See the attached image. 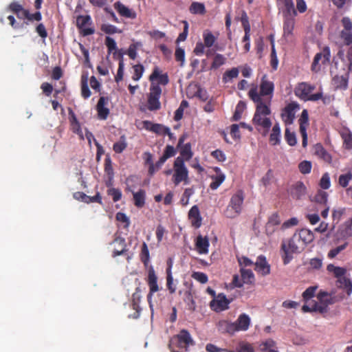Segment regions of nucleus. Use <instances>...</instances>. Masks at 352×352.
I'll use <instances>...</instances> for the list:
<instances>
[{"mask_svg":"<svg viewBox=\"0 0 352 352\" xmlns=\"http://www.w3.org/2000/svg\"><path fill=\"white\" fill-rule=\"evenodd\" d=\"M314 239V236L311 230L302 228L296 231L290 239L283 241L281 250L283 252L282 258L284 265L288 264L292 260V254L302 252Z\"/></svg>","mask_w":352,"mask_h":352,"instance_id":"1","label":"nucleus"},{"mask_svg":"<svg viewBox=\"0 0 352 352\" xmlns=\"http://www.w3.org/2000/svg\"><path fill=\"white\" fill-rule=\"evenodd\" d=\"M250 99L256 104L252 123L258 132L262 134L263 136H266L272 124L270 118L267 117L271 114L270 105L263 104L255 91L251 92Z\"/></svg>","mask_w":352,"mask_h":352,"instance_id":"2","label":"nucleus"},{"mask_svg":"<svg viewBox=\"0 0 352 352\" xmlns=\"http://www.w3.org/2000/svg\"><path fill=\"white\" fill-rule=\"evenodd\" d=\"M274 91V84L272 81L268 80L266 74L263 75L261 83L260 91L258 92V87L254 85L248 92V96L250 98L252 91H255L256 94L260 98L261 102L263 104L271 105L273 93Z\"/></svg>","mask_w":352,"mask_h":352,"instance_id":"3","label":"nucleus"},{"mask_svg":"<svg viewBox=\"0 0 352 352\" xmlns=\"http://www.w3.org/2000/svg\"><path fill=\"white\" fill-rule=\"evenodd\" d=\"M327 270L333 274L337 278L336 285L338 287L346 290L347 296H350L352 293V281L344 276L346 270L344 267H337L333 264H329L327 266Z\"/></svg>","mask_w":352,"mask_h":352,"instance_id":"4","label":"nucleus"},{"mask_svg":"<svg viewBox=\"0 0 352 352\" xmlns=\"http://www.w3.org/2000/svg\"><path fill=\"white\" fill-rule=\"evenodd\" d=\"M345 298L343 293L336 294L335 292H327L320 290L317 294L319 302V313L324 314L328 310V306L342 301Z\"/></svg>","mask_w":352,"mask_h":352,"instance_id":"5","label":"nucleus"},{"mask_svg":"<svg viewBox=\"0 0 352 352\" xmlns=\"http://www.w3.org/2000/svg\"><path fill=\"white\" fill-rule=\"evenodd\" d=\"M244 193L243 190H239L234 193L224 211V214L228 218H235L239 216L242 211V206L244 201Z\"/></svg>","mask_w":352,"mask_h":352,"instance_id":"6","label":"nucleus"},{"mask_svg":"<svg viewBox=\"0 0 352 352\" xmlns=\"http://www.w3.org/2000/svg\"><path fill=\"white\" fill-rule=\"evenodd\" d=\"M173 175L172 181L175 186L179 185L181 182L185 184L189 183L188 170L182 158L177 157L173 164Z\"/></svg>","mask_w":352,"mask_h":352,"instance_id":"7","label":"nucleus"},{"mask_svg":"<svg viewBox=\"0 0 352 352\" xmlns=\"http://www.w3.org/2000/svg\"><path fill=\"white\" fill-rule=\"evenodd\" d=\"M146 282L148 286L149 292L147 294V301L149 307H153L152 298L155 293L160 290V287L158 284V278L156 275L155 271L152 265L148 269V274L146 278Z\"/></svg>","mask_w":352,"mask_h":352,"instance_id":"8","label":"nucleus"},{"mask_svg":"<svg viewBox=\"0 0 352 352\" xmlns=\"http://www.w3.org/2000/svg\"><path fill=\"white\" fill-rule=\"evenodd\" d=\"M342 29L339 32L338 38L343 45L352 44V21L349 16H344L340 21Z\"/></svg>","mask_w":352,"mask_h":352,"instance_id":"9","label":"nucleus"},{"mask_svg":"<svg viewBox=\"0 0 352 352\" xmlns=\"http://www.w3.org/2000/svg\"><path fill=\"white\" fill-rule=\"evenodd\" d=\"M162 88L158 85L151 83L147 99V108L149 111H157L161 108L160 98L162 95Z\"/></svg>","mask_w":352,"mask_h":352,"instance_id":"10","label":"nucleus"},{"mask_svg":"<svg viewBox=\"0 0 352 352\" xmlns=\"http://www.w3.org/2000/svg\"><path fill=\"white\" fill-rule=\"evenodd\" d=\"M232 302V298L228 299L223 293H219L210 302L209 305L212 311L219 313L228 309Z\"/></svg>","mask_w":352,"mask_h":352,"instance_id":"11","label":"nucleus"},{"mask_svg":"<svg viewBox=\"0 0 352 352\" xmlns=\"http://www.w3.org/2000/svg\"><path fill=\"white\" fill-rule=\"evenodd\" d=\"M331 52L329 47H324L321 52L317 53L311 64V70L318 72L320 70V64H326L330 61Z\"/></svg>","mask_w":352,"mask_h":352,"instance_id":"12","label":"nucleus"},{"mask_svg":"<svg viewBox=\"0 0 352 352\" xmlns=\"http://www.w3.org/2000/svg\"><path fill=\"white\" fill-rule=\"evenodd\" d=\"M299 109V104L296 102H292L285 106L280 115L285 124L290 125L293 124L295 119L296 111Z\"/></svg>","mask_w":352,"mask_h":352,"instance_id":"13","label":"nucleus"},{"mask_svg":"<svg viewBox=\"0 0 352 352\" xmlns=\"http://www.w3.org/2000/svg\"><path fill=\"white\" fill-rule=\"evenodd\" d=\"M299 122V131L302 136V145L304 148H305L307 145V128L308 127L309 123V114L307 109H304L300 115V117L298 120Z\"/></svg>","mask_w":352,"mask_h":352,"instance_id":"14","label":"nucleus"},{"mask_svg":"<svg viewBox=\"0 0 352 352\" xmlns=\"http://www.w3.org/2000/svg\"><path fill=\"white\" fill-rule=\"evenodd\" d=\"M315 89L316 86L314 85L302 82L298 83L296 87L295 94L300 99L306 101Z\"/></svg>","mask_w":352,"mask_h":352,"instance_id":"15","label":"nucleus"},{"mask_svg":"<svg viewBox=\"0 0 352 352\" xmlns=\"http://www.w3.org/2000/svg\"><path fill=\"white\" fill-rule=\"evenodd\" d=\"M91 23V19L89 15H80L76 18L77 28L80 30L81 34L83 36L91 35L94 33L95 30L92 28H85L86 25Z\"/></svg>","mask_w":352,"mask_h":352,"instance_id":"16","label":"nucleus"},{"mask_svg":"<svg viewBox=\"0 0 352 352\" xmlns=\"http://www.w3.org/2000/svg\"><path fill=\"white\" fill-rule=\"evenodd\" d=\"M149 80L151 83L155 85H166L169 82V78L167 73L162 74V71L158 67H155L151 74L149 76Z\"/></svg>","mask_w":352,"mask_h":352,"instance_id":"17","label":"nucleus"},{"mask_svg":"<svg viewBox=\"0 0 352 352\" xmlns=\"http://www.w3.org/2000/svg\"><path fill=\"white\" fill-rule=\"evenodd\" d=\"M279 9H281L283 17H295L297 15V10L294 8L292 0H277Z\"/></svg>","mask_w":352,"mask_h":352,"instance_id":"18","label":"nucleus"},{"mask_svg":"<svg viewBox=\"0 0 352 352\" xmlns=\"http://www.w3.org/2000/svg\"><path fill=\"white\" fill-rule=\"evenodd\" d=\"M188 220L190 222L192 227L199 228L202 224V217L200 214V210L197 205L193 206L189 210L188 214Z\"/></svg>","mask_w":352,"mask_h":352,"instance_id":"19","label":"nucleus"},{"mask_svg":"<svg viewBox=\"0 0 352 352\" xmlns=\"http://www.w3.org/2000/svg\"><path fill=\"white\" fill-rule=\"evenodd\" d=\"M234 324L236 332L246 331L251 324V318L248 314H241L234 322Z\"/></svg>","mask_w":352,"mask_h":352,"instance_id":"20","label":"nucleus"},{"mask_svg":"<svg viewBox=\"0 0 352 352\" xmlns=\"http://www.w3.org/2000/svg\"><path fill=\"white\" fill-rule=\"evenodd\" d=\"M179 348H185L187 350L190 345H194L195 342L190 334L186 329H182L176 336Z\"/></svg>","mask_w":352,"mask_h":352,"instance_id":"21","label":"nucleus"},{"mask_svg":"<svg viewBox=\"0 0 352 352\" xmlns=\"http://www.w3.org/2000/svg\"><path fill=\"white\" fill-rule=\"evenodd\" d=\"M113 243L115 245L114 250L112 252V256L113 258L118 256L124 255L128 251L125 239L123 237L116 236L114 239Z\"/></svg>","mask_w":352,"mask_h":352,"instance_id":"22","label":"nucleus"},{"mask_svg":"<svg viewBox=\"0 0 352 352\" xmlns=\"http://www.w3.org/2000/svg\"><path fill=\"white\" fill-rule=\"evenodd\" d=\"M254 266V270L263 276L268 275L270 273V265L263 255L258 256Z\"/></svg>","mask_w":352,"mask_h":352,"instance_id":"23","label":"nucleus"},{"mask_svg":"<svg viewBox=\"0 0 352 352\" xmlns=\"http://www.w3.org/2000/svg\"><path fill=\"white\" fill-rule=\"evenodd\" d=\"M216 326L218 331L222 334L232 336L236 333L234 322L228 320H221Z\"/></svg>","mask_w":352,"mask_h":352,"instance_id":"24","label":"nucleus"},{"mask_svg":"<svg viewBox=\"0 0 352 352\" xmlns=\"http://www.w3.org/2000/svg\"><path fill=\"white\" fill-rule=\"evenodd\" d=\"M142 124L145 129L152 131L157 135H165V133L168 132V127L161 124H154L148 120L143 121Z\"/></svg>","mask_w":352,"mask_h":352,"instance_id":"25","label":"nucleus"},{"mask_svg":"<svg viewBox=\"0 0 352 352\" xmlns=\"http://www.w3.org/2000/svg\"><path fill=\"white\" fill-rule=\"evenodd\" d=\"M108 101V98L102 96L99 98L96 105V110L98 112V117L100 120H106L109 114V109L105 107Z\"/></svg>","mask_w":352,"mask_h":352,"instance_id":"26","label":"nucleus"},{"mask_svg":"<svg viewBox=\"0 0 352 352\" xmlns=\"http://www.w3.org/2000/svg\"><path fill=\"white\" fill-rule=\"evenodd\" d=\"M307 188L302 182H298L290 188L291 196L296 199H300L306 195Z\"/></svg>","mask_w":352,"mask_h":352,"instance_id":"27","label":"nucleus"},{"mask_svg":"<svg viewBox=\"0 0 352 352\" xmlns=\"http://www.w3.org/2000/svg\"><path fill=\"white\" fill-rule=\"evenodd\" d=\"M349 74L336 75L332 78V85L335 89L346 90L348 88Z\"/></svg>","mask_w":352,"mask_h":352,"instance_id":"28","label":"nucleus"},{"mask_svg":"<svg viewBox=\"0 0 352 352\" xmlns=\"http://www.w3.org/2000/svg\"><path fill=\"white\" fill-rule=\"evenodd\" d=\"M195 244L197 252L199 254H208V248H209V240L207 236H202L201 235H198L195 241Z\"/></svg>","mask_w":352,"mask_h":352,"instance_id":"29","label":"nucleus"},{"mask_svg":"<svg viewBox=\"0 0 352 352\" xmlns=\"http://www.w3.org/2000/svg\"><path fill=\"white\" fill-rule=\"evenodd\" d=\"M280 219L278 212L272 214L268 218V221L265 226V230L267 234H272L275 231V226L280 224Z\"/></svg>","mask_w":352,"mask_h":352,"instance_id":"30","label":"nucleus"},{"mask_svg":"<svg viewBox=\"0 0 352 352\" xmlns=\"http://www.w3.org/2000/svg\"><path fill=\"white\" fill-rule=\"evenodd\" d=\"M8 10L15 14L17 18L20 19H25L28 16V10L23 8V6L19 2H12L8 6Z\"/></svg>","mask_w":352,"mask_h":352,"instance_id":"31","label":"nucleus"},{"mask_svg":"<svg viewBox=\"0 0 352 352\" xmlns=\"http://www.w3.org/2000/svg\"><path fill=\"white\" fill-rule=\"evenodd\" d=\"M114 8L122 16L132 19L136 17L135 12L130 10L120 1H117L114 3Z\"/></svg>","mask_w":352,"mask_h":352,"instance_id":"32","label":"nucleus"},{"mask_svg":"<svg viewBox=\"0 0 352 352\" xmlns=\"http://www.w3.org/2000/svg\"><path fill=\"white\" fill-rule=\"evenodd\" d=\"M69 120L71 124V129L74 133L82 137V131L74 112L71 108L68 109Z\"/></svg>","mask_w":352,"mask_h":352,"instance_id":"33","label":"nucleus"},{"mask_svg":"<svg viewBox=\"0 0 352 352\" xmlns=\"http://www.w3.org/2000/svg\"><path fill=\"white\" fill-rule=\"evenodd\" d=\"M294 17H283V36L289 38L292 36L294 29Z\"/></svg>","mask_w":352,"mask_h":352,"instance_id":"34","label":"nucleus"},{"mask_svg":"<svg viewBox=\"0 0 352 352\" xmlns=\"http://www.w3.org/2000/svg\"><path fill=\"white\" fill-rule=\"evenodd\" d=\"M214 170L217 173V175L211 176L212 182L210 184V188L212 190L217 189L226 179L225 175L223 173H221V169L219 168L215 167Z\"/></svg>","mask_w":352,"mask_h":352,"instance_id":"35","label":"nucleus"},{"mask_svg":"<svg viewBox=\"0 0 352 352\" xmlns=\"http://www.w3.org/2000/svg\"><path fill=\"white\" fill-rule=\"evenodd\" d=\"M314 153L318 157L323 160L324 162L328 163L331 162V155L324 149L321 144H316L314 147Z\"/></svg>","mask_w":352,"mask_h":352,"instance_id":"36","label":"nucleus"},{"mask_svg":"<svg viewBox=\"0 0 352 352\" xmlns=\"http://www.w3.org/2000/svg\"><path fill=\"white\" fill-rule=\"evenodd\" d=\"M177 148L180 149V156L178 157L182 158L184 163L185 161H188L192 158L193 153L192 151L190 143H186L181 147Z\"/></svg>","mask_w":352,"mask_h":352,"instance_id":"37","label":"nucleus"},{"mask_svg":"<svg viewBox=\"0 0 352 352\" xmlns=\"http://www.w3.org/2000/svg\"><path fill=\"white\" fill-rule=\"evenodd\" d=\"M280 142V128L278 123L272 127V132L270 135V142L272 145L275 146L279 144Z\"/></svg>","mask_w":352,"mask_h":352,"instance_id":"38","label":"nucleus"},{"mask_svg":"<svg viewBox=\"0 0 352 352\" xmlns=\"http://www.w3.org/2000/svg\"><path fill=\"white\" fill-rule=\"evenodd\" d=\"M139 256L140 261L144 264V266L145 267H148L150 263V253L148 245L145 242H143L142 245L141 251Z\"/></svg>","mask_w":352,"mask_h":352,"instance_id":"39","label":"nucleus"},{"mask_svg":"<svg viewBox=\"0 0 352 352\" xmlns=\"http://www.w3.org/2000/svg\"><path fill=\"white\" fill-rule=\"evenodd\" d=\"M133 194L135 206L138 208H142L145 204V191L143 189H140Z\"/></svg>","mask_w":352,"mask_h":352,"instance_id":"40","label":"nucleus"},{"mask_svg":"<svg viewBox=\"0 0 352 352\" xmlns=\"http://www.w3.org/2000/svg\"><path fill=\"white\" fill-rule=\"evenodd\" d=\"M319 302L311 299L308 302H305V305L302 307V311L304 313L307 312H319Z\"/></svg>","mask_w":352,"mask_h":352,"instance_id":"41","label":"nucleus"},{"mask_svg":"<svg viewBox=\"0 0 352 352\" xmlns=\"http://www.w3.org/2000/svg\"><path fill=\"white\" fill-rule=\"evenodd\" d=\"M127 145L126 137L122 135L120 137L119 140L113 144V150L116 153H121L126 148Z\"/></svg>","mask_w":352,"mask_h":352,"instance_id":"42","label":"nucleus"},{"mask_svg":"<svg viewBox=\"0 0 352 352\" xmlns=\"http://www.w3.org/2000/svg\"><path fill=\"white\" fill-rule=\"evenodd\" d=\"M142 158L144 160V164L145 166H148V173L150 176L153 175V166L154 163L153 161V155L148 152H144L142 155Z\"/></svg>","mask_w":352,"mask_h":352,"instance_id":"43","label":"nucleus"},{"mask_svg":"<svg viewBox=\"0 0 352 352\" xmlns=\"http://www.w3.org/2000/svg\"><path fill=\"white\" fill-rule=\"evenodd\" d=\"M190 13L194 14H204L206 12L204 3L199 2H192L189 8Z\"/></svg>","mask_w":352,"mask_h":352,"instance_id":"44","label":"nucleus"},{"mask_svg":"<svg viewBox=\"0 0 352 352\" xmlns=\"http://www.w3.org/2000/svg\"><path fill=\"white\" fill-rule=\"evenodd\" d=\"M239 71L238 68L233 67L231 69L227 70L224 72L222 77V81L224 83H227L232 80L233 78H236L239 76Z\"/></svg>","mask_w":352,"mask_h":352,"instance_id":"45","label":"nucleus"},{"mask_svg":"<svg viewBox=\"0 0 352 352\" xmlns=\"http://www.w3.org/2000/svg\"><path fill=\"white\" fill-rule=\"evenodd\" d=\"M241 278L244 283L252 284L254 281V275L251 270L241 269Z\"/></svg>","mask_w":352,"mask_h":352,"instance_id":"46","label":"nucleus"},{"mask_svg":"<svg viewBox=\"0 0 352 352\" xmlns=\"http://www.w3.org/2000/svg\"><path fill=\"white\" fill-rule=\"evenodd\" d=\"M184 302L188 306V309L190 311H194L196 309V302L194 300L191 291L188 290L185 292Z\"/></svg>","mask_w":352,"mask_h":352,"instance_id":"47","label":"nucleus"},{"mask_svg":"<svg viewBox=\"0 0 352 352\" xmlns=\"http://www.w3.org/2000/svg\"><path fill=\"white\" fill-rule=\"evenodd\" d=\"M204 45L206 47H211L216 41V37L209 30H206L203 33Z\"/></svg>","mask_w":352,"mask_h":352,"instance_id":"48","label":"nucleus"},{"mask_svg":"<svg viewBox=\"0 0 352 352\" xmlns=\"http://www.w3.org/2000/svg\"><path fill=\"white\" fill-rule=\"evenodd\" d=\"M329 195L327 192L323 190H318L316 193L314 199L315 201L322 206H327L328 202Z\"/></svg>","mask_w":352,"mask_h":352,"instance_id":"49","label":"nucleus"},{"mask_svg":"<svg viewBox=\"0 0 352 352\" xmlns=\"http://www.w3.org/2000/svg\"><path fill=\"white\" fill-rule=\"evenodd\" d=\"M226 58L224 57L223 55L221 54H217L214 58L213 61L211 64L210 68L212 69H217L219 67H220L221 65H224L226 63Z\"/></svg>","mask_w":352,"mask_h":352,"instance_id":"50","label":"nucleus"},{"mask_svg":"<svg viewBox=\"0 0 352 352\" xmlns=\"http://www.w3.org/2000/svg\"><path fill=\"white\" fill-rule=\"evenodd\" d=\"M245 102L240 100L236 104L234 113L232 117V120L234 121L239 120L241 118V115L245 109Z\"/></svg>","mask_w":352,"mask_h":352,"instance_id":"51","label":"nucleus"},{"mask_svg":"<svg viewBox=\"0 0 352 352\" xmlns=\"http://www.w3.org/2000/svg\"><path fill=\"white\" fill-rule=\"evenodd\" d=\"M351 180H352V172L349 171L346 174H342L339 176L338 183L342 187L346 188L348 186Z\"/></svg>","mask_w":352,"mask_h":352,"instance_id":"52","label":"nucleus"},{"mask_svg":"<svg viewBox=\"0 0 352 352\" xmlns=\"http://www.w3.org/2000/svg\"><path fill=\"white\" fill-rule=\"evenodd\" d=\"M317 288V286H311L306 289L302 295L303 301L309 302V300L312 299L315 296Z\"/></svg>","mask_w":352,"mask_h":352,"instance_id":"53","label":"nucleus"},{"mask_svg":"<svg viewBox=\"0 0 352 352\" xmlns=\"http://www.w3.org/2000/svg\"><path fill=\"white\" fill-rule=\"evenodd\" d=\"M133 75L132 76V79L133 80L138 81L139 80L144 73V68L142 64H137L133 66Z\"/></svg>","mask_w":352,"mask_h":352,"instance_id":"54","label":"nucleus"},{"mask_svg":"<svg viewBox=\"0 0 352 352\" xmlns=\"http://www.w3.org/2000/svg\"><path fill=\"white\" fill-rule=\"evenodd\" d=\"M285 139L289 146H295L297 143L296 134L294 132H291L289 129H286L285 131Z\"/></svg>","mask_w":352,"mask_h":352,"instance_id":"55","label":"nucleus"},{"mask_svg":"<svg viewBox=\"0 0 352 352\" xmlns=\"http://www.w3.org/2000/svg\"><path fill=\"white\" fill-rule=\"evenodd\" d=\"M104 172L108 175L109 179H113L114 172L112 166V162L109 157H107L104 160Z\"/></svg>","mask_w":352,"mask_h":352,"instance_id":"56","label":"nucleus"},{"mask_svg":"<svg viewBox=\"0 0 352 352\" xmlns=\"http://www.w3.org/2000/svg\"><path fill=\"white\" fill-rule=\"evenodd\" d=\"M311 168L312 164L310 161L304 160L298 164L299 171L303 175L309 173L311 170Z\"/></svg>","mask_w":352,"mask_h":352,"instance_id":"57","label":"nucleus"},{"mask_svg":"<svg viewBox=\"0 0 352 352\" xmlns=\"http://www.w3.org/2000/svg\"><path fill=\"white\" fill-rule=\"evenodd\" d=\"M166 286L170 294H173L176 291V286L173 284V277L172 272H168L166 274Z\"/></svg>","mask_w":352,"mask_h":352,"instance_id":"58","label":"nucleus"},{"mask_svg":"<svg viewBox=\"0 0 352 352\" xmlns=\"http://www.w3.org/2000/svg\"><path fill=\"white\" fill-rule=\"evenodd\" d=\"M107 195L112 197L114 202H117L122 198V192L118 188H111L107 190Z\"/></svg>","mask_w":352,"mask_h":352,"instance_id":"59","label":"nucleus"},{"mask_svg":"<svg viewBox=\"0 0 352 352\" xmlns=\"http://www.w3.org/2000/svg\"><path fill=\"white\" fill-rule=\"evenodd\" d=\"M348 246V243L345 242L344 244L339 245L336 247V248L331 249L328 252V258L330 259H332L335 258L340 252H341L342 250L346 249V248Z\"/></svg>","mask_w":352,"mask_h":352,"instance_id":"60","label":"nucleus"},{"mask_svg":"<svg viewBox=\"0 0 352 352\" xmlns=\"http://www.w3.org/2000/svg\"><path fill=\"white\" fill-rule=\"evenodd\" d=\"M81 94H82V96L85 98V99H87L88 98L90 97L91 96V91L89 89V87H88V85H87V78H84L83 77L82 78V81H81Z\"/></svg>","mask_w":352,"mask_h":352,"instance_id":"61","label":"nucleus"},{"mask_svg":"<svg viewBox=\"0 0 352 352\" xmlns=\"http://www.w3.org/2000/svg\"><path fill=\"white\" fill-rule=\"evenodd\" d=\"M101 30L107 34L121 32V30H118L115 25L111 24H102L101 25Z\"/></svg>","mask_w":352,"mask_h":352,"instance_id":"62","label":"nucleus"},{"mask_svg":"<svg viewBox=\"0 0 352 352\" xmlns=\"http://www.w3.org/2000/svg\"><path fill=\"white\" fill-rule=\"evenodd\" d=\"M240 21L241 22L244 32L251 31L250 24L249 22V18H248V14L245 10L241 11V16L240 18Z\"/></svg>","mask_w":352,"mask_h":352,"instance_id":"63","label":"nucleus"},{"mask_svg":"<svg viewBox=\"0 0 352 352\" xmlns=\"http://www.w3.org/2000/svg\"><path fill=\"white\" fill-rule=\"evenodd\" d=\"M191 277L202 284L206 283L208 280V276L205 273L201 272H194L192 274Z\"/></svg>","mask_w":352,"mask_h":352,"instance_id":"64","label":"nucleus"}]
</instances>
